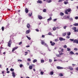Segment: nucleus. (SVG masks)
Segmentation results:
<instances>
[{
  "mask_svg": "<svg viewBox=\"0 0 78 78\" xmlns=\"http://www.w3.org/2000/svg\"><path fill=\"white\" fill-rule=\"evenodd\" d=\"M12 44V41L11 40H9V41L8 42V45L9 47H11V44Z\"/></svg>",
  "mask_w": 78,
  "mask_h": 78,
  "instance_id": "nucleus-1",
  "label": "nucleus"
},
{
  "mask_svg": "<svg viewBox=\"0 0 78 78\" xmlns=\"http://www.w3.org/2000/svg\"><path fill=\"white\" fill-rule=\"evenodd\" d=\"M59 53L60 55L59 54L56 55V56H57V57H61L60 55H64V53L61 52V51H59Z\"/></svg>",
  "mask_w": 78,
  "mask_h": 78,
  "instance_id": "nucleus-2",
  "label": "nucleus"
},
{
  "mask_svg": "<svg viewBox=\"0 0 78 78\" xmlns=\"http://www.w3.org/2000/svg\"><path fill=\"white\" fill-rule=\"evenodd\" d=\"M41 44L42 45H47V43H45V42H44V41L41 40Z\"/></svg>",
  "mask_w": 78,
  "mask_h": 78,
  "instance_id": "nucleus-3",
  "label": "nucleus"
},
{
  "mask_svg": "<svg viewBox=\"0 0 78 78\" xmlns=\"http://www.w3.org/2000/svg\"><path fill=\"white\" fill-rule=\"evenodd\" d=\"M72 29L74 30V32H78V29L76 30V27H74Z\"/></svg>",
  "mask_w": 78,
  "mask_h": 78,
  "instance_id": "nucleus-4",
  "label": "nucleus"
},
{
  "mask_svg": "<svg viewBox=\"0 0 78 78\" xmlns=\"http://www.w3.org/2000/svg\"><path fill=\"white\" fill-rule=\"evenodd\" d=\"M33 67H34V65H31V66H30L29 67V69L30 70L32 69Z\"/></svg>",
  "mask_w": 78,
  "mask_h": 78,
  "instance_id": "nucleus-5",
  "label": "nucleus"
},
{
  "mask_svg": "<svg viewBox=\"0 0 78 78\" xmlns=\"http://www.w3.org/2000/svg\"><path fill=\"white\" fill-rule=\"evenodd\" d=\"M18 48V47L17 46L16 47H14L12 49V52H14L16 50H17Z\"/></svg>",
  "mask_w": 78,
  "mask_h": 78,
  "instance_id": "nucleus-6",
  "label": "nucleus"
},
{
  "mask_svg": "<svg viewBox=\"0 0 78 78\" xmlns=\"http://www.w3.org/2000/svg\"><path fill=\"white\" fill-rule=\"evenodd\" d=\"M57 69H64V68L62 67L57 66Z\"/></svg>",
  "mask_w": 78,
  "mask_h": 78,
  "instance_id": "nucleus-7",
  "label": "nucleus"
},
{
  "mask_svg": "<svg viewBox=\"0 0 78 78\" xmlns=\"http://www.w3.org/2000/svg\"><path fill=\"white\" fill-rule=\"evenodd\" d=\"M50 43L51 44V45H52V46H53V45H55V42H53V41H50Z\"/></svg>",
  "mask_w": 78,
  "mask_h": 78,
  "instance_id": "nucleus-8",
  "label": "nucleus"
},
{
  "mask_svg": "<svg viewBox=\"0 0 78 78\" xmlns=\"http://www.w3.org/2000/svg\"><path fill=\"white\" fill-rule=\"evenodd\" d=\"M38 17L39 19H40V20L42 19V17L41 15H38Z\"/></svg>",
  "mask_w": 78,
  "mask_h": 78,
  "instance_id": "nucleus-9",
  "label": "nucleus"
},
{
  "mask_svg": "<svg viewBox=\"0 0 78 78\" xmlns=\"http://www.w3.org/2000/svg\"><path fill=\"white\" fill-rule=\"evenodd\" d=\"M73 43H76V44H78V41L77 40H74V41H73Z\"/></svg>",
  "mask_w": 78,
  "mask_h": 78,
  "instance_id": "nucleus-10",
  "label": "nucleus"
},
{
  "mask_svg": "<svg viewBox=\"0 0 78 78\" xmlns=\"http://www.w3.org/2000/svg\"><path fill=\"white\" fill-rule=\"evenodd\" d=\"M59 39L60 41H65V39H64L62 37H60Z\"/></svg>",
  "mask_w": 78,
  "mask_h": 78,
  "instance_id": "nucleus-11",
  "label": "nucleus"
},
{
  "mask_svg": "<svg viewBox=\"0 0 78 78\" xmlns=\"http://www.w3.org/2000/svg\"><path fill=\"white\" fill-rule=\"evenodd\" d=\"M28 9L27 8H25V12L26 13H28Z\"/></svg>",
  "mask_w": 78,
  "mask_h": 78,
  "instance_id": "nucleus-12",
  "label": "nucleus"
},
{
  "mask_svg": "<svg viewBox=\"0 0 78 78\" xmlns=\"http://www.w3.org/2000/svg\"><path fill=\"white\" fill-rule=\"evenodd\" d=\"M68 69H70V70H73V69L72 67H68Z\"/></svg>",
  "mask_w": 78,
  "mask_h": 78,
  "instance_id": "nucleus-13",
  "label": "nucleus"
},
{
  "mask_svg": "<svg viewBox=\"0 0 78 78\" xmlns=\"http://www.w3.org/2000/svg\"><path fill=\"white\" fill-rule=\"evenodd\" d=\"M12 76L13 77H15V73H14V72H12Z\"/></svg>",
  "mask_w": 78,
  "mask_h": 78,
  "instance_id": "nucleus-14",
  "label": "nucleus"
},
{
  "mask_svg": "<svg viewBox=\"0 0 78 78\" xmlns=\"http://www.w3.org/2000/svg\"><path fill=\"white\" fill-rule=\"evenodd\" d=\"M27 28H28V29L30 28V24H27Z\"/></svg>",
  "mask_w": 78,
  "mask_h": 78,
  "instance_id": "nucleus-15",
  "label": "nucleus"
},
{
  "mask_svg": "<svg viewBox=\"0 0 78 78\" xmlns=\"http://www.w3.org/2000/svg\"><path fill=\"white\" fill-rule=\"evenodd\" d=\"M30 30H27L26 32V34H28V33H30Z\"/></svg>",
  "mask_w": 78,
  "mask_h": 78,
  "instance_id": "nucleus-16",
  "label": "nucleus"
},
{
  "mask_svg": "<svg viewBox=\"0 0 78 78\" xmlns=\"http://www.w3.org/2000/svg\"><path fill=\"white\" fill-rule=\"evenodd\" d=\"M66 10H67V11L68 12H70L71 11V9H66Z\"/></svg>",
  "mask_w": 78,
  "mask_h": 78,
  "instance_id": "nucleus-17",
  "label": "nucleus"
},
{
  "mask_svg": "<svg viewBox=\"0 0 78 78\" xmlns=\"http://www.w3.org/2000/svg\"><path fill=\"white\" fill-rule=\"evenodd\" d=\"M48 3H51V0H47L46 1Z\"/></svg>",
  "mask_w": 78,
  "mask_h": 78,
  "instance_id": "nucleus-18",
  "label": "nucleus"
},
{
  "mask_svg": "<svg viewBox=\"0 0 78 78\" xmlns=\"http://www.w3.org/2000/svg\"><path fill=\"white\" fill-rule=\"evenodd\" d=\"M69 54L70 55H74V52L73 51H71L69 53Z\"/></svg>",
  "mask_w": 78,
  "mask_h": 78,
  "instance_id": "nucleus-19",
  "label": "nucleus"
},
{
  "mask_svg": "<svg viewBox=\"0 0 78 78\" xmlns=\"http://www.w3.org/2000/svg\"><path fill=\"white\" fill-rule=\"evenodd\" d=\"M64 3L65 4V5H67V4H68L69 3V2L67 1V2H66L64 1Z\"/></svg>",
  "mask_w": 78,
  "mask_h": 78,
  "instance_id": "nucleus-20",
  "label": "nucleus"
},
{
  "mask_svg": "<svg viewBox=\"0 0 78 78\" xmlns=\"http://www.w3.org/2000/svg\"><path fill=\"white\" fill-rule=\"evenodd\" d=\"M60 15L61 16H64V13L62 12H61L60 13Z\"/></svg>",
  "mask_w": 78,
  "mask_h": 78,
  "instance_id": "nucleus-21",
  "label": "nucleus"
},
{
  "mask_svg": "<svg viewBox=\"0 0 78 78\" xmlns=\"http://www.w3.org/2000/svg\"><path fill=\"white\" fill-rule=\"evenodd\" d=\"M67 11H68L67 10H65V13L66 14H69V13H68V12H67Z\"/></svg>",
  "mask_w": 78,
  "mask_h": 78,
  "instance_id": "nucleus-22",
  "label": "nucleus"
},
{
  "mask_svg": "<svg viewBox=\"0 0 78 78\" xmlns=\"http://www.w3.org/2000/svg\"><path fill=\"white\" fill-rule=\"evenodd\" d=\"M66 34H67V33L66 32L63 33L62 34V36H66Z\"/></svg>",
  "mask_w": 78,
  "mask_h": 78,
  "instance_id": "nucleus-23",
  "label": "nucleus"
},
{
  "mask_svg": "<svg viewBox=\"0 0 78 78\" xmlns=\"http://www.w3.org/2000/svg\"><path fill=\"white\" fill-rule=\"evenodd\" d=\"M37 62V60L35 59L33 61V63H35V62Z\"/></svg>",
  "mask_w": 78,
  "mask_h": 78,
  "instance_id": "nucleus-24",
  "label": "nucleus"
},
{
  "mask_svg": "<svg viewBox=\"0 0 78 78\" xmlns=\"http://www.w3.org/2000/svg\"><path fill=\"white\" fill-rule=\"evenodd\" d=\"M43 11V12H46L47 11V10L45 9H44Z\"/></svg>",
  "mask_w": 78,
  "mask_h": 78,
  "instance_id": "nucleus-25",
  "label": "nucleus"
},
{
  "mask_svg": "<svg viewBox=\"0 0 78 78\" xmlns=\"http://www.w3.org/2000/svg\"><path fill=\"white\" fill-rule=\"evenodd\" d=\"M51 19H52L51 17H50L48 19V21H50V20H51Z\"/></svg>",
  "mask_w": 78,
  "mask_h": 78,
  "instance_id": "nucleus-26",
  "label": "nucleus"
},
{
  "mask_svg": "<svg viewBox=\"0 0 78 78\" xmlns=\"http://www.w3.org/2000/svg\"><path fill=\"white\" fill-rule=\"evenodd\" d=\"M37 2L39 3H40V4L42 3V2L41 1H37Z\"/></svg>",
  "mask_w": 78,
  "mask_h": 78,
  "instance_id": "nucleus-27",
  "label": "nucleus"
},
{
  "mask_svg": "<svg viewBox=\"0 0 78 78\" xmlns=\"http://www.w3.org/2000/svg\"><path fill=\"white\" fill-rule=\"evenodd\" d=\"M67 34L68 36H70V35L71 34V33H70V32H67Z\"/></svg>",
  "mask_w": 78,
  "mask_h": 78,
  "instance_id": "nucleus-28",
  "label": "nucleus"
},
{
  "mask_svg": "<svg viewBox=\"0 0 78 78\" xmlns=\"http://www.w3.org/2000/svg\"><path fill=\"white\" fill-rule=\"evenodd\" d=\"M53 31H55L56 30V27H54L53 28Z\"/></svg>",
  "mask_w": 78,
  "mask_h": 78,
  "instance_id": "nucleus-29",
  "label": "nucleus"
},
{
  "mask_svg": "<svg viewBox=\"0 0 78 78\" xmlns=\"http://www.w3.org/2000/svg\"><path fill=\"white\" fill-rule=\"evenodd\" d=\"M74 26H78V23H74L73 24Z\"/></svg>",
  "mask_w": 78,
  "mask_h": 78,
  "instance_id": "nucleus-30",
  "label": "nucleus"
},
{
  "mask_svg": "<svg viewBox=\"0 0 78 78\" xmlns=\"http://www.w3.org/2000/svg\"><path fill=\"white\" fill-rule=\"evenodd\" d=\"M59 76H63V74H62V73H60Z\"/></svg>",
  "mask_w": 78,
  "mask_h": 78,
  "instance_id": "nucleus-31",
  "label": "nucleus"
},
{
  "mask_svg": "<svg viewBox=\"0 0 78 78\" xmlns=\"http://www.w3.org/2000/svg\"><path fill=\"white\" fill-rule=\"evenodd\" d=\"M53 73H54L53 71H52L51 72L50 74V75H53Z\"/></svg>",
  "mask_w": 78,
  "mask_h": 78,
  "instance_id": "nucleus-32",
  "label": "nucleus"
},
{
  "mask_svg": "<svg viewBox=\"0 0 78 78\" xmlns=\"http://www.w3.org/2000/svg\"><path fill=\"white\" fill-rule=\"evenodd\" d=\"M27 38L28 39H29V40H31V38H30V37L27 36Z\"/></svg>",
  "mask_w": 78,
  "mask_h": 78,
  "instance_id": "nucleus-33",
  "label": "nucleus"
},
{
  "mask_svg": "<svg viewBox=\"0 0 78 78\" xmlns=\"http://www.w3.org/2000/svg\"><path fill=\"white\" fill-rule=\"evenodd\" d=\"M29 16H30V17H31L32 16V13H30L29 15Z\"/></svg>",
  "mask_w": 78,
  "mask_h": 78,
  "instance_id": "nucleus-34",
  "label": "nucleus"
},
{
  "mask_svg": "<svg viewBox=\"0 0 78 78\" xmlns=\"http://www.w3.org/2000/svg\"><path fill=\"white\" fill-rule=\"evenodd\" d=\"M67 51H71V50L70 49V48H67Z\"/></svg>",
  "mask_w": 78,
  "mask_h": 78,
  "instance_id": "nucleus-35",
  "label": "nucleus"
},
{
  "mask_svg": "<svg viewBox=\"0 0 78 78\" xmlns=\"http://www.w3.org/2000/svg\"><path fill=\"white\" fill-rule=\"evenodd\" d=\"M41 63H44V60H41Z\"/></svg>",
  "mask_w": 78,
  "mask_h": 78,
  "instance_id": "nucleus-36",
  "label": "nucleus"
},
{
  "mask_svg": "<svg viewBox=\"0 0 78 78\" xmlns=\"http://www.w3.org/2000/svg\"><path fill=\"white\" fill-rule=\"evenodd\" d=\"M74 50H75V51H77L78 50V48H75L74 49Z\"/></svg>",
  "mask_w": 78,
  "mask_h": 78,
  "instance_id": "nucleus-37",
  "label": "nucleus"
},
{
  "mask_svg": "<svg viewBox=\"0 0 78 78\" xmlns=\"http://www.w3.org/2000/svg\"><path fill=\"white\" fill-rule=\"evenodd\" d=\"M70 41H72L74 42V40L73 39H69Z\"/></svg>",
  "mask_w": 78,
  "mask_h": 78,
  "instance_id": "nucleus-38",
  "label": "nucleus"
},
{
  "mask_svg": "<svg viewBox=\"0 0 78 78\" xmlns=\"http://www.w3.org/2000/svg\"><path fill=\"white\" fill-rule=\"evenodd\" d=\"M2 31H4V27H2Z\"/></svg>",
  "mask_w": 78,
  "mask_h": 78,
  "instance_id": "nucleus-39",
  "label": "nucleus"
},
{
  "mask_svg": "<svg viewBox=\"0 0 78 78\" xmlns=\"http://www.w3.org/2000/svg\"><path fill=\"white\" fill-rule=\"evenodd\" d=\"M75 19H76V20H77V19H78V16H76L75 17Z\"/></svg>",
  "mask_w": 78,
  "mask_h": 78,
  "instance_id": "nucleus-40",
  "label": "nucleus"
},
{
  "mask_svg": "<svg viewBox=\"0 0 78 78\" xmlns=\"http://www.w3.org/2000/svg\"><path fill=\"white\" fill-rule=\"evenodd\" d=\"M22 44V41H21L20 42L19 44V45H21Z\"/></svg>",
  "mask_w": 78,
  "mask_h": 78,
  "instance_id": "nucleus-41",
  "label": "nucleus"
},
{
  "mask_svg": "<svg viewBox=\"0 0 78 78\" xmlns=\"http://www.w3.org/2000/svg\"><path fill=\"white\" fill-rule=\"evenodd\" d=\"M27 61H31V59H30V58H28L27 59Z\"/></svg>",
  "mask_w": 78,
  "mask_h": 78,
  "instance_id": "nucleus-42",
  "label": "nucleus"
},
{
  "mask_svg": "<svg viewBox=\"0 0 78 78\" xmlns=\"http://www.w3.org/2000/svg\"><path fill=\"white\" fill-rule=\"evenodd\" d=\"M20 67H23V65H22V64H20Z\"/></svg>",
  "mask_w": 78,
  "mask_h": 78,
  "instance_id": "nucleus-43",
  "label": "nucleus"
},
{
  "mask_svg": "<svg viewBox=\"0 0 78 78\" xmlns=\"http://www.w3.org/2000/svg\"><path fill=\"white\" fill-rule=\"evenodd\" d=\"M66 38H67V39H69L70 38V36H67Z\"/></svg>",
  "mask_w": 78,
  "mask_h": 78,
  "instance_id": "nucleus-44",
  "label": "nucleus"
},
{
  "mask_svg": "<svg viewBox=\"0 0 78 78\" xmlns=\"http://www.w3.org/2000/svg\"><path fill=\"white\" fill-rule=\"evenodd\" d=\"M41 75H43V74H44V72L41 71Z\"/></svg>",
  "mask_w": 78,
  "mask_h": 78,
  "instance_id": "nucleus-45",
  "label": "nucleus"
},
{
  "mask_svg": "<svg viewBox=\"0 0 78 78\" xmlns=\"http://www.w3.org/2000/svg\"><path fill=\"white\" fill-rule=\"evenodd\" d=\"M14 69H12V68H11L10 69V71H14Z\"/></svg>",
  "mask_w": 78,
  "mask_h": 78,
  "instance_id": "nucleus-46",
  "label": "nucleus"
},
{
  "mask_svg": "<svg viewBox=\"0 0 78 78\" xmlns=\"http://www.w3.org/2000/svg\"><path fill=\"white\" fill-rule=\"evenodd\" d=\"M55 42H57V41H58V39H55Z\"/></svg>",
  "mask_w": 78,
  "mask_h": 78,
  "instance_id": "nucleus-47",
  "label": "nucleus"
},
{
  "mask_svg": "<svg viewBox=\"0 0 78 78\" xmlns=\"http://www.w3.org/2000/svg\"><path fill=\"white\" fill-rule=\"evenodd\" d=\"M67 26H65V27H63V28L64 29H66V28H67Z\"/></svg>",
  "mask_w": 78,
  "mask_h": 78,
  "instance_id": "nucleus-48",
  "label": "nucleus"
},
{
  "mask_svg": "<svg viewBox=\"0 0 78 78\" xmlns=\"http://www.w3.org/2000/svg\"><path fill=\"white\" fill-rule=\"evenodd\" d=\"M48 35H51V32H49L48 34Z\"/></svg>",
  "mask_w": 78,
  "mask_h": 78,
  "instance_id": "nucleus-49",
  "label": "nucleus"
},
{
  "mask_svg": "<svg viewBox=\"0 0 78 78\" xmlns=\"http://www.w3.org/2000/svg\"><path fill=\"white\" fill-rule=\"evenodd\" d=\"M76 71H78V67H76Z\"/></svg>",
  "mask_w": 78,
  "mask_h": 78,
  "instance_id": "nucleus-50",
  "label": "nucleus"
},
{
  "mask_svg": "<svg viewBox=\"0 0 78 78\" xmlns=\"http://www.w3.org/2000/svg\"><path fill=\"white\" fill-rule=\"evenodd\" d=\"M64 48H67V46L66 45H65L64 46Z\"/></svg>",
  "mask_w": 78,
  "mask_h": 78,
  "instance_id": "nucleus-51",
  "label": "nucleus"
},
{
  "mask_svg": "<svg viewBox=\"0 0 78 78\" xmlns=\"http://www.w3.org/2000/svg\"><path fill=\"white\" fill-rule=\"evenodd\" d=\"M69 20L71 21L73 20V19L72 18H70Z\"/></svg>",
  "mask_w": 78,
  "mask_h": 78,
  "instance_id": "nucleus-52",
  "label": "nucleus"
},
{
  "mask_svg": "<svg viewBox=\"0 0 78 78\" xmlns=\"http://www.w3.org/2000/svg\"><path fill=\"white\" fill-rule=\"evenodd\" d=\"M36 31H37V32H38V31H39V30L38 29H36L35 30Z\"/></svg>",
  "mask_w": 78,
  "mask_h": 78,
  "instance_id": "nucleus-53",
  "label": "nucleus"
},
{
  "mask_svg": "<svg viewBox=\"0 0 78 78\" xmlns=\"http://www.w3.org/2000/svg\"><path fill=\"white\" fill-rule=\"evenodd\" d=\"M57 20L56 19H54L53 20V22H55Z\"/></svg>",
  "mask_w": 78,
  "mask_h": 78,
  "instance_id": "nucleus-54",
  "label": "nucleus"
},
{
  "mask_svg": "<svg viewBox=\"0 0 78 78\" xmlns=\"http://www.w3.org/2000/svg\"><path fill=\"white\" fill-rule=\"evenodd\" d=\"M4 73H5V71H2V74H4Z\"/></svg>",
  "mask_w": 78,
  "mask_h": 78,
  "instance_id": "nucleus-55",
  "label": "nucleus"
},
{
  "mask_svg": "<svg viewBox=\"0 0 78 78\" xmlns=\"http://www.w3.org/2000/svg\"><path fill=\"white\" fill-rule=\"evenodd\" d=\"M72 65L73 66V67H74V66H76V64H72Z\"/></svg>",
  "mask_w": 78,
  "mask_h": 78,
  "instance_id": "nucleus-56",
  "label": "nucleus"
},
{
  "mask_svg": "<svg viewBox=\"0 0 78 78\" xmlns=\"http://www.w3.org/2000/svg\"><path fill=\"white\" fill-rule=\"evenodd\" d=\"M69 18H70V16H67V19H69Z\"/></svg>",
  "mask_w": 78,
  "mask_h": 78,
  "instance_id": "nucleus-57",
  "label": "nucleus"
},
{
  "mask_svg": "<svg viewBox=\"0 0 78 78\" xmlns=\"http://www.w3.org/2000/svg\"><path fill=\"white\" fill-rule=\"evenodd\" d=\"M26 47H27V48H28V47H30V45L26 46Z\"/></svg>",
  "mask_w": 78,
  "mask_h": 78,
  "instance_id": "nucleus-58",
  "label": "nucleus"
},
{
  "mask_svg": "<svg viewBox=\"0 0 78 78\" xmlns=\"http://www.w3.org/2000/svg\"><path fill=\"white\" fill-rule=\"evenodd\" d=\"M62 0H59L58 1V2H62Z\"/></svg>",
  "mask_w": 78,
  "mask_h": 78,
  "instance_id": "nucleus-59",
  "label": "nucleus"
},
{
  "mask_svg": "<svg viewBox=\"0 0 78 78\" xmlns=\"http://www.w3.org/2000/svg\"><path fill=\"white\" fill-rule=\"evenodd\" d=\"M64 50V49H62L61 50V51H62V52H63L64 51H63Z\"/></svg>",
  "mask_w": 78,
  "mask_h": 78,
  "instance_id": "nucleus-60",
  "label": "nucleus"
},
{
  "mask_svg": "<svg viewBox=\"0 0 78 78\" xmlns=\"http://www.w3.org/2000/svg\"><path fill=\"white\" fill-rule=\"evenodd\" d=\"M49 62H52V60L51 59H49Z\"/></svg>",
  "mask_w": 78,
  "mask_h": 78,
  "instance_id": "nucleus-61",
  "label": "nucleus"
},
{
  "mask_svg": "<svg viewBox=\"0 0 78 78\" xmlns=\"http://www.w3.org/2000/svg\"><path fill=\"white\" fill-rule=\"evenodd\" d=\"M2 49H3L4 48L3 47H2V46H1V49H2Z\"/></svg>",
  "mask_w": 78,
  "mask_h": 78,
  "instance_id": "nucleus-62",
  "label": "nucleus"
},
{
  "mask_svg": "<svg viewBox=\"0 0 78 78\" xmlns=\"http://www.w3.org/2000/svg\"><path fill=\"white\" fill-rule=\"evenodd\" d=\"M18 61H20L21 62H22V60L19 59L18 60Z\"/></svg>",
  "mask_w": 78,
  "mask_h": 78,
  "instance_id": "nucleus-63",
  "label": "nucleus"
},
{
  "mask_svg": "<svg viewBox=\"0 0 78 78\" xmlns=\"http://www.w3.org/2000/svg\"><path fill=\"white\" fill-rule=\"evenodd\" d=\"M27 66H29V65H30V64L29 63H27Z\"/></svg>",
  "mask_w": 78,
  "mask_h": 78,
  "instance_id": "nucleus-64",
  "label": "nucleus"
}]
</instances>
